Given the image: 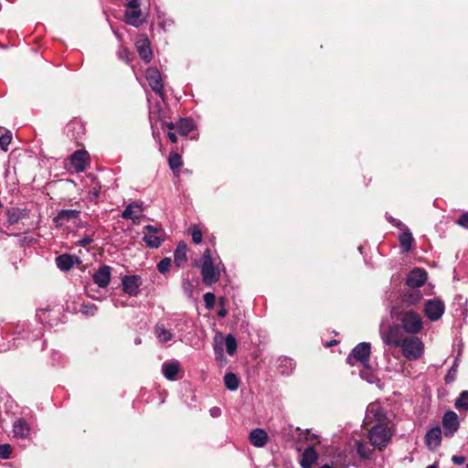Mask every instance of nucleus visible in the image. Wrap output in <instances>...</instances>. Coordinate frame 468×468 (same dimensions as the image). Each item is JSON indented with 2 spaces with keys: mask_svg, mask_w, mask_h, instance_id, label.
Returning a JSON list of instances; mask_svg holds the SVG:
<instances>
[{
  "mask_svg": "<svg viewBox=\"0 0 468 468\" xmlns=\"http://www.w3.org/2000/svg\"><path fill=\"white\" fill-rule=\"evenodd\" d=\"M422 298V293L419 289H410L404 294V302L409 304H416Z\"/></svg>",
  "mask_w": 468,
  "mask_h": 468,
  "instance_id": "7c9ffc66",
  "label": "nucleus"
},
{
  "mask_svg": "<svg viewBox=\"0 0 468 468\" xmlns=\"http://www.w3.org/2000/svg\"><path fill=\"white\" fill-rule=\"evenodd\" d=\"M218 315L219 317H225V316L227 315V310H226L224 307L220 308V309L218 311Z\"/></svg>",
  "mask_w": 468,
  "mask_h": 468,
  "instance_id": "5fc2aeb1",
  "label": "nucleus"
},
{
  "mask_svg": "<svg viewBox=\"0 0 468 468\" xmlns=\"http://www.w3.org/2000/svg\"><path fill=\"white\" fill-rule=\"evenodd\" d=\"M466 468H468V463H467Z\"/></svg>",
  "mask_w": 468,
  "mask_h": 468,
  "instance_id": "e2e57ef3",
  "label": "nucleus"
},
{
  "mask_svg": "<svg viewBox=\"0 0 468 468\" xmlns=\"http://www.w3.org/2000/svg\"><path fill=\"white\" fill-rule=\"evenodd\" d=\"M181 371V367L178 361H165L162 365V373L164 377L170 381H175L178 378V374Z\"/></svg>",
  "mask_w": 468,
  "mask_h": 468,
  "instance_id": "6ab92c4d",
  "label": "nucleus"
},
{
  "mask_svg": "<svg viewBox=\"0 0 468 468\" xmlns=\"http://www.w3.org/2000/svg\"><path fill=\"white\" fill-rule=\"evenodd\" d=\"M380 335L385 345L394 347L400 346L405 339L399 326L397 324L390 325L387 331H384L381 326Z\"/></svg>",
  "mask_w": 468,
  "mask_h": 468,
  "instance_id": "6e6552de",
  "label": "nucleus"
},
{
  "mask_svg": "<svg viewBox=\"0 0 468 468\" xmlns=\"http://www.w3.org/2000/svg\"><path fill=\"white\" fill-rule=\"evenodd\" d=\"M356 452H357V454L362 458V459H367L369 458L370 454H371V451L370 449L368 448V446L360 441H356Z\"/></svg>",
  "mask_w": 468,
  "mask_h": 468,
  "instance_id": "e433bc0d",
  "label": "nucleus"
},
{
  "mask_svg": "<svg viewBox=\"0 0 468 468\" xmlns=\"http://www.w3.org/2000/svg\"><path fill=\"white\" fill-rule=\"evenodd\" d=\"M319 468H333L332 466L328 465V464H324V465H322L321 467Z\"/></svg>",
  "mask_w": 468,
  "mask_h": 468,
  "instance_id": "052dcab7",
  "label": "nucleus"
},
{
  "mask_svg": "<svg viewBox=\"0 0 468 468\" xmlns=\"http://www.w3.org/2000/svg\"><path fill=\"white\" fill-rule=\"evenodd\" d=\"M400 347L403 356L409 360L419 359L424 352L423 342L416 336L405 337Z\"/></svg>",
  "mask_w": 468,
  "mask_h": 468,
  "instance_id": "20e7f679",
  "label": "nucleus"
},
{
  "mask_svg": "<svg viewBox=\"0 0 468 468\" xmlns=\"http://www.w3.org/2000/svg\"><path fill=\"white\" fill-rule=\"evenodd\" d=\"M224 384L229 390L235 391L239 386V380L234 373L228 372L224 376Z\"/></svg>",
  "mask_w": 468,
  "mask_h": 468,
  "instance_id": "c756f323",
  "label": "nucleus"
},
{
  "mask_svg": "<svg viewBox=\"0 0 468 468\" xmlns=\"http://www.w3.org/2000/svg\"><path fill=\"white\" fill-rule=\"evenodd\" d=\"M335 343V341H332V342L328 343V344H327V346H333Z\"/></svg>",
  "mask_w": 468,
  "mask_h": 468,
  "instance_id": "680f3d73",
  "label": "nucleus"
},
{
  "mask_svg": "<svg viewBox=\"0 0 468 468\" xmlns=\"http://www.w3.org/2000/svg\"><path fill=\"white\" fill-rule=\"evenodd\" d=\"M391 314L401 323L403 330L409 334H419L423 328L421 316L414 311H405L401 312L399 314L392 311Z\"/></svg>",
  "mask_w": 468,
  "mask_h": 468,
  "instance_id": "f257e3e1",
  "label": "nucleus"
},
{
  "mask_svg": "<svg viewBox=\"0 0 468 468\" xmlns=\"http://www.w3.org/2000/svg\"><path fill=\"white\" fill-rule=\"evenodd\" d=\"M136 48L140 58L146 63L152 58V49L148 39H141L136 42Z\"/></svg>",
  "mask_w": 468,
  "mask_h": 468,
  "instance_id": "b1692460",
  "label": "nucleus"
},
{
  "mask_svg": "<svg viewBox=\"0 0 468 468\" xmlns=\"http://www.w3.org/2000/svg\"><path fill=\"white\" fill-rule=\"evenodd\" d=\"M145 232L144 235V241L146 246L153 249L160 247L163 241V231L161 229L155 228L152 225L144 227Z\"/></svg>",
  "mask_w": 468,
  "mask_h": 468,
  "instance_id": "9d476101",
  "label": "nucleus"
},
{
  "mask_svg": "<svg viewBox=\"0 0 468 468\" xmlns=\"http://www.w3.org/2000/svg\"><path fill=\"white\" fill-rule=\"evenodd\" d=\"M368 438L374 447L382 449L389 441L391 433L386 425L377 424L370 430Z\"/></svg>",
  "mask_w": 468,
  "mask_h": 468,
  "instance_id": "39448f33",
  "label": "nucleus"
},
{
  "mask_svg": "<svg viewBox=\"0 0 468 468\" xmlns=\"http://www.w3.org/2000/svg\"><path fill=\"white\" fill-rule=\"evenodd\" d=\"M143 280L139 275H125L122 278V291L131 297L137 296L140 293V287Z\"/></svg>",
  "mask_w": 468,
  "mask_h": 468,
  "instance_id": "1a4fd4ad",
  "label": "nucleus"
},
{
  "mask_svg": "<svg viewBox=\"0 0 468 468\" xmlns=\"http://www.w3.org/2000/svg\"><path fill=\"white\" fill-rule=\"evenodd\" d=\"M445 306L442 301L439 299H431L426 302L424 306L425 315L431 321L439 320L444 314Z\"/></svg>",
  "mask_w": 468,
  "mask_h": 468,
  "instance_id": "9b49d317",
  "label": "nucleus"
},
{
  "mask_svg": "<svg viewBox=\"0 0 468 468\" xmlns=\"http://www.w3.org/2000/svg\"><path fill=\"white\" fill-rule=\"evenodd\" d=\"M57 267L61 271H69L74 265V258L69 254H62L56 258Z\"/></svg>",
  "mask_w": 468,
  "mask_h": 468,
  "instance_id": "cd10ccee",
  "label": "nucleus"
},
{
  "mask_svg": "<svg viewBox=\"0 0 468 468\" xmlns=\"http://www.w3.org/2000/svg\"><path fill=\"white\" fill-rule=\"evenodd\" d=\"M226 351L229 356H233L237 350V341L232 335H228L225 337Z\"/></svg>",
  "mask_w": 468,
  "mask_h": 468,
  "instance_id": "c9c22d12",
  "label": "nucleus"
},
{
  "mask_svg": "<svg viewBox=\"0 0 468 468\" xmlns=\"http://www.w3.org/2000/svg\"><path fill=\"white\" fill-rule=\"evenodd\" d=\"M11 454V447L9 444H0V458L7 459Z\"/></svg>",
  "mask_w": 468,
  "mask_h": 468,
  "instance_id": "79ce46f5",
  "label": "nucleus"
},
{
  "mask_svg": "<svg viewBox=\"0 0 468 468\" xmlns=\"http://www.w3.org/2000/svg\"><path fill=\"white\" fill-rule=\"evenodd\" d=\"M317 458L318 454L314 447L309 446L304 450L302 455L301 466L303 468H311L312 465L316 463Z\"/></svg>",
  "mask_w": 468,
  "mask_h": 468,
  "instance_id": "5701e85b",
  "label": "nucleus"
},
{
  "mask_svg": "<svg viewBox=\"0 0 468 468\" xmlns=\"http://www.w3.org/2000/svg\"><path fill=\"white\" fill-rule=\"evenodd\" d=\"M127 50L126 49H123L122 51H120V56L122 57V53H125V55H127Z\"/></svg>",
  "mask_w": 468,
  "mask_h": 468,
  "instance_id": "bf43d9fd",
  "label": "nucleus"
},
{
  "mask_svg": "<svg viewBox=\"0 0 468 468\" xmlns=\"http://www.w3.org/2000/svg\"><path fill=\"white\" fill-rule=\"evenodd\" d=\"M171 259L170 258H164L162 259L158 264H157V270L160 273H165L168 271L171 266Z\"/></svg>",
  "mask_w": 468,
  "mask_h": 468,
  "instance_id": "ea45409f",
  "label": "nucleus"
},
{
  "mask_svg": "<svg viewBox=\"0 0 468 468\" xmlns=\"http://www.w3.org/2000/svg\"><path fill=\"white\" fill-rule=\"evenodd\" d=\"M426 468H438L436 463L427 466Z\"/></svg>",
  "mask_w": 468,
  "mask_h": 468,
  "instance_id": "13d9d810",
  "label": "nucleus"
},
{
  "mask_svg": "<svg viewBox=\"0 0 468 468\" xmlns=\"http://www.w3.org/2000/svg\"><path fill=\"white\" fill-rule=\"evenodd\" d=\"M460 421L458 415L452 411H447L442 417V427L446 437L452 436L459 429Z\"/></svg>",
  "mask_w": 468,
  "mask_h": 468,
  "instance_id": "4468645a",
  "label": "nucleus"
},
{
  "mask_svg": "<svg viewBox=\"0 0 468 468\" xmlns=\"http://www.w3.org/2000/svg\"><path fill=\"white\" fill-rule=\"evenodd\" d=\"M427 278L426 271L415 268L408 274L406 283L410 289H419L425 283Z\"/></svg>",
  "mask_w": 468,
  "mask_h": 468,
  "instance_id": "2eb2a0df",
  "label": "nucleus"
},
{
  "mask_svg": "<svg viewBox=\"0 0 468 468\" xmlns=\"http://www.w3.org/2000/svg\"><path fill=\"white\" fill-rule=\"evenodd\" d=\"M191 236L194 243L198 244L202 241V232L198 228L195 227L192 229Z\"/></svg>",
  "mask_w": 468,
  "mask_h": 468,
  "instance_id": "a19ab883",
  "label": "nucleus"
},
{
  "mask_svg": "<svg viewBox=\"0 0 468 468\" xmlns=\"http://www.w3.org/2000/svg\"><path fill=\"white\" fill-rule=\"evenodd\" d=\"M74 225L76 228L78 229H83V228H86V223H84L81 219H80V217H79V220H75L74 221Z\"/></svg>",
  "mask_w": 468,
  "mask_h": 468,
  "instance_id": "8fccbe9b",
  "label": "nucleus"
},
{
  "mask_svg": "<svg viewBox=\"0 0 468 468\" xmlns=\"http://www.w3.org/2000/svg\"><path fill=\"white\" fill-rule=\"evenodd\" d=\"M24 215L25 214L23 210L12 207L7 211L8 222L10 224H16L24 217Z\"/></svg>",
  "mask_w": 468,
  "mask_h": 468,
  "instance_id": "72a5a7b5",
  "label": "nucleus"
},
{
  "mask_svg": "<svg viewBox=\"0 0 468 468\" xmlns=\"http://www.w3.org/2000/svg\"><path fill=\"white\" fill-rule=\"evenodd\" d=\"M454 407L459 411H468V390H463L461 392L455 400Z\"/></svg>",
  "mask_w": 468,
  "mask_h": 468,
  "instance_id": "2f4dec72",
  "label": "nucleus"
},
{
  "mask_svg": "<svg viewBox=\"0 0 468 468\" xmlns=\"http://www.w3.org/2000/svg\"><path fill=\"white\" fill-rule=\"evenodd\" d=\"M114 305H115L116 307H118V306H125V303H122V302H119L118 300H115V301H114Z\"/></svg>",
  "mask_w": 468,
  "mask_h": 468,
  "instance_id": "6e6d98bb",
  "label": "nucleus"
},
{
  "mask_svg": "<svg viewBox=\"0 0 468 468\" xmlns=\"http://www.w3.org/2000/svg\"><path fill=\"white\" fill-rule=\"evenodd\" d=\"M388 221L391 222L394 226L403 229L405 228L404 224L399 219L393 218L392 217L388 218Z\"/></svg>",
  "mask_w": 468,
  "mask_h": 468,
  "instance_id": "de8ad7c7",
  "label": "nucleus"
},
{
  "mask_svg": "<svg viewBox=\"0 0 468 468\" xmlns=\"http://www.w3.org/2000/svg\"><path fill=\"white\" fill-rule=\"evenodd\" d=\"M80 214V209H60L53 218V222L56 227L60 228L69 222L74 223L75 220H79Z\"/></svg>",
  "mask_w": 468,
  "mask_h": 468,
  "instance_id": "ddd939ff",
  "label": "nucleus"
},
{
  "mask_svg": "<svg viewBox=\"0 0 468 468\" xmlns=\"http://www.w3.org/2000/svg\"><path fill=\"white\" fill-rule=\"evenodd\" d=\"M295 368V363L290 357L284 356L279 358L278 369L282 375H290Z\"/></svg>",
  "mask_w": 468,
  "mask_h": 468,
  "instance_id": "bb28decb",
  "label": "nucleus"
},
{
  "mask_svg": "<svg viewBox=\"0 0 468 468\" xmlns=\"http://www.w3.org/2000/svg\"><path fill=\"white\" fill-rule=\"evenodd\" d=\"M112 268L108 265L101 266L93 274L92 279L100 288H106L111 281Z\"/></svg>",
  "mask_w": 468,
  "mask_h": 468,
  "instance_id": "a211bd4d",
  "label": "nucleus"
},
{
  "mask_svg": "<svg viewBox=\"0 0 468 468\" xmlns=\"http://www.w3.org/2000/svg\"><path fill=\"white\" fill-rule=\"evenodd\" d=\"M399 244L404 252H408L411 249L413 242V237L409 229L405 228L402 233L399 237Z\"/></svg>",
  "mask_w": 468,
  "mask_h": 468,
  "instance_id": "c85d7f7f",
  "label": "nucleus"
},
{
  "mask_svg": "<svg viewBox=\"0 0 468 468\" xmlns=\"http://www.w3.org/2000/svg\"><path fill=\"white\" fill-rule=\"evenodd\" d=\"M466 458L463 455H453L452 462L456 465H462L464 463Z\"/></svg>",
  "mask_w": 468,
  "mask_h": 468,
  "instance_id": "49530a36",
  "label": "nucleus"
},
{
  "mask_svg": "<svg viewBox=\"0 0 468 468\" xmlns=\"http://www.w3.org/2000/svg\"><path fill=\"white\" fill-rule=\"evenodd\" d=\"M145 78L152 90L161 98L164 97V85L160 71L156 68H149Z\"/></svg>",
  "mask_w": 468,
  "mask_h": 468,
  "instance_id": "f8f14e48",
  "label": "nucleus"
},
{
  "mask_svg": "<svg viewBox=\"0 0 468 468\" xmlns=\"http://www.w3.org/2000/svg\"><path fill=\"white\" fill-rule=\"evenodd\" d=\"M268 438L267 432L261 428L252 430L249 435L250 443L257 448L264 447L268 441Z\"/></svg>",
  "mask_w": 468,
  "mask_h": 468,
  "instance_id": "412c9836",
  "label": "nucleus"
},
{
  "mask_svg": "<svg viewBox=\"0 0 468 468\" xmlns=\"http://www.w3.org/2000/svg\"><path fill=\"white\" fill-rule=\"evenodd\" d=\"M168 164L172 171L178 170L182 165V157L176 153H171L168 157Z\"/></svg>",
  "mask_w": 468,
  "mask_h": 468,
  "instance_id": "473e14b6",
  "label": "nucleus"
},
{
  "mask_svg": "<svg viewBox=\"0 0 468 468\" xmlns=\"http://www.w3.org/2000/svg\"><path fill=\"white\" fill-rule=\"evenodd\" d=\"M30 426L27 421L22 418L17 419L13 424L14 436L20 439H25L28 436Z\"/></svg>",
  "mask_w": 468,
  "mask_h": 468,
  "instance_id": "4be33fe9",
  "label": "nucleus"
},
{
  "mask_svg": "<svg viewBox=\"0 0 468 468\" xmlns=\"http://www.w3.org/2000/svg\"><path fill=\"white\" fill-rule=\"evenodd\" d=\"M89 161V154L85 150L75 151L70 157V165L77 173L83 172Z\"/></svg>",
  "mask_w": 468,
  "mask_h": 468,
  "instance_id": "f3484780",
  "label": "nucleus"
},
{
  "mask_svg": "<svg viewBox=\"0 0 468 468\" xmlns=\"http://www.w3.org/2000/svg\"><path fill=\"white\" fill-rule=\"evenodd\" d=\"M142 15L139 0H130L126 6L124 21L130 26L139 27L144 23Z\"/></svg>",
  "mask_w": 468,
  "mask_h": 468,
  "instance_id": "0eeeda50",
  "label": "nucleus"
},
{
  "mask_svg": "<svg viewBox=\"0 0 468 468\" xmlns=\"http://www.w3.org/2000/svg\"><path fill=\"white\" fill-rule=\"evenodd\" d=\"M98 308L94 303H83L80 307V312L87 316H93Z\"/></svg>",
  "mask_w": 468,
  "mask_h": 468,
  "instance_id": "58836bf2",
  "label": "nucleus"
},
{
  "mask_svg": "<svg viewBox=\"0 0 468 468\" xmlns=\"http://www.w3.org/2000/svg\"><path fill=\"white\" fill-rule=\"evenodd\" d=\"M93 242V239L90 237V236H85L83 237L82 239H80L79 241H78V244L80 246V247H87L89 245H90L91 243Z\"/></svg>",
  "mask_w": 468,
  "mask_h": 468,
  "instance_id": "c03bdc74",
  "label": "nucleus"
},
{
  "mask_svg": "<svg viewBox=\"0 0 468 468\" xmlns=\"http://www.w3.org/2000/svg\"><path fill=\"white\" fill-rule=\"evenodd\" d=\"M441 442V430L440 427L431 429L425 435V443L430 450H435Z\"/></svg>",
  "mask_w": 468,
  "mask_h": 468,
  "instance_id": "aec40b11",
  "label": "nucleus"
},
{
  "mask_svg": "<svg viewBox=\"0 0 468 468\" xmlns=\"http://www.w3.org/2000/svg\"><path fill=\"white\" fill-rule=\"evenodd\" d=\"M168 137H169V139H170V141H171L172 143H176V141H177V137H176V133L169 132V133H168Z\"/></svg>",
  "mask_w": 468,
  "mask_h": 468,
  "instance_id": "864d4df0",
  "label": "nucleus"
},
{
  "mask_svg": "<svg viewBox=\"0 0 468 468\" xmlns=\"http://www.w3.org/2000/svg\"><path fill=\"white\" fill-rule=\"evenodd\" d=\"M457 223L460 226L468 229V213H463V215H461L457 220Z\"/></svg>",
  "mask_w": 468,
  "mask_h": 468,
  "instance_id": "a18cd8bd",
  "label": "nucleus"
},
{
  "mask_svg": "<svg viewBox=\"0 0 468 468\" xmlns=\"http://www.w3.org/2000/svg\"><path fill=\"white\" fill-rule=\"evenodd\" d=\"M209 412L213 418H218L221 415V410L218 407L211 408Z\"/></svg>",
  "mask_w": 468,
  "mask_h": 468,
  "instance_id": "09e8293b",
  "label": "nucleus"
},
{
  "mask_svg": "<svg viewBox=\"0 0 468 468\" xmlns=\"http://www.w3.org/2000/svg\"><path fill=\"white\" fill-rule=\"evenodd\" d=\"M143 204L139 202H132L127 205L122 213V218L131 219L133 223H139L143 217Z\"/></svg>",
  "mask_w": 468,
  "mask_h": 468,
  "instance_id": "dca6fc26",
  "label": "nucleus"
},
{
  "mask_svg": "<svg viewBox=\"0 0 468 468\" xmlns=\"http://www.w3.org/2000/svg\"><path fill=\"white\" fill-rule=\"evenodd\" d=\"M370 351V344L362 342L353 348L351 354L348 355L346 361L351 366H355L356 363H359L360 365H367L369 362Z\"/></svg>",
  "mask_w": 468,
  "mask_h": 468,
  "instance_id": "423d86ee",
  "label": "nucleus"
},
{
  "mask_svg": "<svg viewBox=\"0 0 468 468\" xmlns=\"http://www.w3.org/2000/svg\"><path fill=\"white\" fill-rule=\"evenodd\" d=\"M204 301L206 303L207 307L210 308L213 306L215 303V295L212 292H207L204 295Z\"/></svg>",
  "mask_w": 468,
  "mask_h": 468,
  "instance_id": "37998d69",
  "label": "nucleus"
},
{
  "mask_svg": "<svg viewBox=\"0 0 468 468\" xmlns=\"http://www.w3.org/2000/svg\"><path fill=\"white\" fill-rule=\"evenodd\" d=\"M165 126L167 127V129L169 130V132H172L173 130H176V123H174L172 122H166L165 123Z\"/></svg>",
  "mask_w": 468,
  "mask_h": 468,
  "instance_id": "603ef678",
  "label": "nucleus"
},
{
  "mask_svg": "<svg viewBox=\"0 0 468 468\" xmlns=\"http://www.w3.org/2000/svg\"><path fill=\"white\" fill-rule=\"evenodd\" d=\"M134 343H135V345L141 344V338H139V337L135 338Z\"/></svg>",
  "mask_w": 468,
  "mask_h": 468,
  "instance_id": "4d7b16f0",
  "label": "nucleus"
},
{
  "mask_svg": "<svg viewBox=\"0 0 468 468\" xmlns=\"http://www.w3.org/2000/svg\"><path fill=\"white\" fill-rule=\"evenodd\" d=\"M12 141V134L10 132L6 131L4 134L0 135V148L6 152L8 150V145Z\"/></svg>",
  "mask_w": 468,
  "mask_h": 468,
  "instance_id": "4c0bfd02",
  "label": "nucleus"
},
{
  "mask_svg": "<svg viewBox=\"0 0 468 468\" xmlns=\"http://www.w3.org/2000/svg\"><path fill=\"white\" fill-rule=\"evenodd\" d=\"M187 246L185 242L181 241L178 243L174 252V261L176 266H182L187 260L186 257Z\"/></svg>",
  "mask_w": 468,
  "mask_h": 468,
  "instance_id": "393cba45",
  "label": "nucleus"
},
{
  "mask_svg": "<svg viewBox=\"0 0 468 468\" xmlns=\"http://www.w3.org/2000/svg\"><path fill=\"white\" fill-rule=\"evenodd\" d=\"M184 322V317L177 315L167 319L166 324L158 322L154 326V335L160 343H166L173 339L172 328H176Z\"/></svg>",
  "mask_w": 468,
  "mask_h": 468,
  "instance_id": "7ed1b4c3",
  "label": "nucleus"
},
{
  "mask_svg": "<svg viewBox=\"0 0 468 468\" xmlns=\"http://www.w3.org/2000/svg\"><path fill=\"white\" fill-rule=\"evenodd\" d=\"M201 274L204 283L207 286L216 283L220 277L219 269L215 266L209 249H207L203 254Z\"/></svg>",
  "mask_w": 468,
  "mask_h": 468,
  "instance_id": "f03ea898",
  "label": "nucleus"
},
{
  "mask_svg": "<svg viewBox=\"0 0 468 468\" xmlns=\"http://www.w3.org/2000/svg\"><path fill=\"white\" fill-rule=\"evenodd\" d=\"M194 129V122L191 119L183 118L176 122V132L181 136H187Z\"/></svg>",
  "mask_w": 468,
  "mask_h": 468,
  "instance_id": "a878e982",
  "label": "nucleus"
},
{
  "mask_svg": "<svg viewBox=\"0 0 468 468\" xmlns=\"http://www.w3.org/2000/svg\"><path fill=\"white\" fill-rule=\"evenodd\" d=\"M363 368L360 370V377L367 380L368 383H374L376 380V376L369 367V362L367 365H361Z\"/></svg>",
  "mask_w": 468,
  "mask_h": 468,
  "instance_id": "f704fd0d",
  "label": "nucleus"
},
{
  "mask_svg": "<svg viewBox=\"0 0 468 468\" xmlns=\"http://www.w3.org/2000/svg\"><path fill=\"white\" fill-rule=\"evenodd\" d=\"M214 350H215V354L217 356L218 355L222 356L223 347L221 346H219L218 344H216L215 346H214Z\"/></svg>",
  "mask_w": 468,
  "mask_h": 468,
  "instance_id": "3c124183",
  "label": "nucleus"
}]
</instances>
